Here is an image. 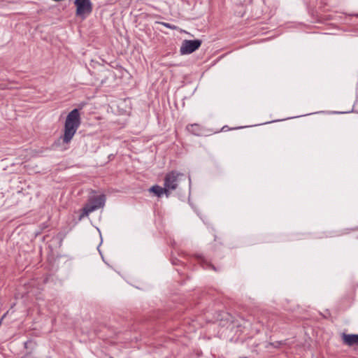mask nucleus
<instances>
[{"label": "nucleus", "mask_w": 358, "mask_h": 358, "mask_svg": "<svg viewBox=\"0 0 358 358\" xmlns=\"http://www.w3.org/2000/svg\"><path fill=\"white\" fill-rule=\"evenodd\" d=\"M179 262H180V261L178 260V259L172 261V264H174V265H178L179 264Z\"/></svg>", "instance_id": "nucleus-14"}, {"label": "nucleus", "mask_w": 358, "mask_h": 358, "mask_svg": "<svg viewBox=\"0 0 358 358\" xmlns=\"http://www.w3.org/2000/svg\"><path fill=\"white\" fill-rule=\"evenodd\" d=\"M106 201V196L104 194H101L97 196L90 197L88 202L81 210V213L79 216V220H81L84 217L88 216V215L100 208L103 207Z\"/></svg>", "instance_id": "nucleus-2"}, {"label": "nucleus", "mask_w": 358, "mask_h": 358, "mask_svg": "<svg viewBox=\"0 0 358 358\" xmlns=\"http://www.w3.org/2000/svg\"><path fill=\"white\" fill-rule=\"evenodd\" d=\"M163 189H165V190H166L164 192V194H165L166 197H169L170 196V191L172 190V189H169V188H168L167 187H165V186H164V187H163Z\"/></svg>", "instance_id": "nucleus-12"}, {"label": "nucleus", "mask_w": 358, "mask_h": 358, "mask_svg": "<svg viewBox=\"0 0 358 358\" xmlns=\"http://www.w3.org/2000/svg\"><path fill=\"white\" fill-rule=\"evenodd\" d=\"M149 191L154 193L157 196L161 197L166 190L161 186L155 185L150 188Z\"/></svg>", "instance_id": "nucleus-10"}, {"label": "nucleus", "mask_w": 358, "mask_h": 358, "mask_svg": "<svg viewBox=\"0 0 358 358\" xmlns=\"http://www.w3.org/2000/svg\"><path fill=\"white\" fill-rule=\"evenodd\" d=\"M196 258L198 260V262L201 264V266L206 269H212L213 271H217L216 267L213 265L210 262H208L203 256L201 255H196Z\"/></svg>", "instance_id": "nucleus-8"}, {"label": "nucleus", "mask_w": 358, "mask_h": 358, "mask_svg": "<svg viewBox=\"0 0 358 358\" xmlns=\"http://www.w3.org/2000/svg\"><path fill=\"white\" fill-rule=\"evenodd\" d=\"M161 24H162L163 26H164L166 28H169V29H173V30H175L176 29V26H175L174 24H169V23H167V22H159Z\"/></svg>", "instance_id": "nucleus-11"}, {"label": "nucleus", "mask_w": 358, "mask_h": 358, "mask_svg": "<svg viewBox=\"0 0 358 358\" xmlns=\"http://www.w3.org/2000/svg\"><path fill=\"white\" fill-rule=\"evenodd\" d=\"M343 343L349 346L358 345V334H343Z\"/></svg>", "instance_id": "nucleus-7"}, {"label": "nucleus", "mask_w": 358, "mask_h": 358, "mask_svg": "<svg viewBox=\"0 0 358 358\" xmlns=\"http://www.w3.org/2000/svg\"><path fill=\"white\" fill-rule=\"evenodd\" d=\"M110 358H113V357H110Z\"/></svg>", "instance_id": "nucleus-16"}, {"label": "nucleus", "mask_w": 358, "mask_h": 358, "mask_svg": "<svg viewBox=\"0 0 358 358\" xmlns=\"http://www.w3.org/2000/svg\"><path fill=\"white\" fill-rule=\"evenodd\" d=\"M202 43L201 40H185L180 49L182 55L191 54L199 48Z\"/></svg>", "instance_id": "nucleus-5"}, {"label": "nucleus", "mask_w": 358, "mask_h": 358, "mask_svg": "<svg viewBox=\"0 0 358 358\" xmlns=\"http://www.w3.org/2000/svg\"><path fill=\"white\" fill-rule=\"evenodd\" d=\"M186 130L189 134L198 136H202L204 133L203 127L196 123L187 124L186 126Z\"/></svg>", "instance_id": "nucleus-6"}, {"label": "nucleus", "mask_w": 358, "mask_h": 358, "mask_svg": "<svg viewBox=\"0 0 358 358\" xmlns=\"http://www.w3.org/2000/svg\"><path fill=\"white\" fill-rule=\"evenodd\" d=\"M356 16H357V17H358V14H357V15H356Z\"/></svg>", "instance_id": "nucleus-15"}, {"label": "nucleus", "mask_w": 358, "mask_h": 358, "mask_svg": "<svg viewBox=\"0 0 358 358\" xmlns=\"http://www.w3.org/2000/svg\"><path fill=\"white\" fill-rule=\"evenodd\" d=\"M76 7V15L83 19L85 18L92 11V3L90 0H75Z\"/></svg>", "instance_id": "nucleus-3"}, {"label": "nucleus", "mask_w": 358, "mask_h": 358, "mask_svg": "<svg viewBox=\"0 0 358 358\" xmlns=\"http://www.w3.org/2000/svg\"><path fill=\"white\" fill-rule=\"evenodd\" d=\"M230 129H229V128L228 127V126L225 125V126H224V127L222 128L221 131H227V130H230Z\"/></svg>", "instance_id": "nucleus-13"}, {"label": "nucleus", "mask_w": 358, "mask_h": 358, "mask_svg": "<svg viewBox=\"0 0 358 358\" xmlns=\"http://www.w3.org/2000/svg\"><path fill=\"white\" fill-rule=\"evenodd\" d=\"M358 231V227H355L353 228H344L338 231L334 232L329 236L330 237H336V236H345V235L349 234L352 231Z\"/></svg>", "instance_id": "nucleus-9"}, {"label": "nucleus", "mask_w": 358, "mask_h": 358, "mask_svg": "<svg viewBox=\"0 0 358 358\" xmlns=\"http://www.w3.org/2000/svg\"><path fill=\"white\" fill-rule=\"evenodd\" d=\"M80 124V110L74 108L69 113L65 120L64 135L62 137L64 143L67 144L72 140Z\"/></svg>", "instance_id": "nucleus-1"}, {"label": "nucleus", "mask_w": 358, "mask_h": 358, "mask_svg": "<svg viewBox=\"0 0 358 358\" xmlns=\"http://www.w3.org/2000/svg\"><path fill=\"white\" fill-rule=\"evenodd\" d=\"M181 176H183V174L180 173L176 171H172L167 173L164 178V185L169 189H171L172 190L176 189L178 186L180 177Z\"/></svg>", "instance_id": "nucleus-4"}]
</instances>
